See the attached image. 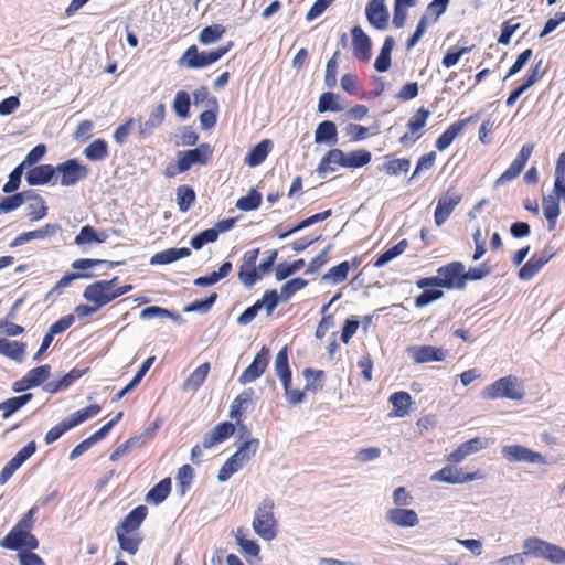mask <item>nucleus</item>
Listing matches in <instances>:
<instances>
[{"instance_id": "f257e3e1", "label": "nucleus", "mask_w": 565, "mask_h": 565, "mask_svg": "<svg viewBox=\"0 0 565 565\" xmlns=\"http://www.w3.org/2000/svg\"><path fill=\"white\" fill-rule=\"evenodd\" d=\"M36 508H31L28 513L12 527L6 537L0 542V546L11 551L26 548L33 551L38 548L39 541L31 533L34 525V513Z\"/></svg>"}, {"instance_id": "f03ea898", "label": "nucleus", "mask_w": 565, "mask_h": 565, "mask_svg": "<svg viewBox=\"0 0 565 565\" xmlns=\"http://www.w3.org/2000/svg\"><path fill=\"white\" fill-rule=\"evenodd\" d=\"M274 501L266 497L254 512L253 530L264 541H271L277 535V521L274 515Z\"/></svg>"}, {"instance_id": "7ed1b4c3", "label": "nucleus", "mask_w": 565, "mask_h": 565, "mask_svg": "<svg viewBox=\"0 0 565 565\" xmlns=\"http://www.w3.org/2000/svg\"><path fill=\"white\" fill-rule=\"evenodd\" d=\"M524 554L547 561L555 565L565 564V548L544 541L537 536H530L523 541Z\"/></svg>"}, {"instance_id": "20e7f679", "label": "nucleus", "mask_w": 565, "mask_h": 565, "mask_svg": "<svg viewBox=\"0 0 565 565\" xmlns=\"http://www.w3.org/2000/svg\"><path fill=\"white\" fill-rule=\"evenodd\" d=\"M481 396L484 399L509 398L520 401L524 397V388L515 376H504L486 386Z\"/></svg>"}, {"instance_id": "39448f33", "label": "nucleus", "mask_w": 565, "mask_h": 565, "mask_svg": "<svg viewBox=\"0 0 565 565\" xmlns=\"http://www.w3.org/2000/svg\"><path fill=\"white\" fill-rule=\"evenodd\" d=\"M100 412V407L97 404L89 405L88 407L77 411L62 420L60 424L51 428L45 435V443L47 445L56 441L67 430L78 426L88 418L97 415Z\"/></svg>"}, {"instance_id": "423d86ee", "label": "nucleus", "mask_w": 565, "mask_h": 565, "mask_svg": "<svg viewBox=\"0 0 565 565\" xmlns=\"http://www.w3.org/2000/svg\"><path fill=\"white\" fill-rule=\"evenodd\" d=\"M502 457L511 463H532V465H547L548 461L546 457L539 452L534 451L525 446L513 444L505 445L501 448Z\"/></svg>"}, {"instance_id": "0eeeda50", "label": "nucleus", "mask_w": 565, "mask_h": 565, "mask_svg": "<svg viewBox=\"0 0 565 565\" xmlns=\"http://www.w3.org/2000/svg\"><path fill=\"white\" fill-rule=\"evenodd\" d=\"M465 266L460 262H452L437 270V287L462 289Z\"/></svg>"}, {"instance_id": "6e6552de", "label": "nucleus", "mask_w": 565, "mask_h": 565, "mask_svg": "<svg viewBox=\"0 0 565 565\" xmlns=\"http://www.w3.org/2000/svg\"><path fill=\"white\" fill-rule=\"evenodd\" d=\"M212 148L209 143H201L195 149L178 153V171L185 172L194 164H206L212 156Z\"/></svg>"}, {"instance_id": "1a4fd4ad", "label": "nucleus", "mask_w": 565, "mask_h": 565, "mask_svg": "<svg viewBox=\"0 0 565 565\" xmlns=\"http://www.w3.org/2000/svg\"><path fill=\"white\" fill-rule=\"evenodd\" d=\"M533 149L534 146L532 143L523 145L519 154L510 164V167L495 180L494 186L500 188L514 180L526 166Z\"/></svg>"}, {"instance_id": "9d476101", "label": "nucleus", "mask_w": 565, "mask_h": 565, "mask_svg": "<svg viewBox=\"0 0 565 565\" xmlns=\"http://www.w3.org/2000/svg\"><path fill=\"white\" fill-rule=\"evenodd\" d=\"M55 170L61 174V184L63 186L74 185L78 181L86 179L89 174V169L85 164L78 163L75 159L60 163Z\"/></svg>"}, {"instance_id": "9b49d317", "label": "nucleus", "mask_w": 565, "mask_h": 565, "mask_svg": "<svg viewBox=\"0 0 565 565\" xmlns=\"http://www.w3.org/2000/svg\"><path fill=\"white\" fill-rule=\"evenodd\" d=\"M480 478L481 475L479 471L465 473L461 469L454 468L452 466H446L430 476L433 482H446L451 484L467 483Z\"/></svg>"}, {"instance_id": "f8f14e48", "label": "nucleus", "mask_w": 565, "mask_h": 565, "mask_svg": "<svg viewBox=\"0 0 565 565\" xmlns=\"http://www.w3.org/2000/svg\"><path fill=\"white\" fill-rule=\"evenodd\" d=\"M388 524L397 527H415L419 524V516L413 509L390 508L385 512Z\"/></svg>"}, {"instance_id": "ddd939ff", "label": "nucleus", "mask_w": 565, "mask_h": 565, "mask_svg": "<svg viewBox=\"0 0 565 565\" xmlns=\"http://www.w3.org/2000/svg\"><path fill=\"white\" fill-rule=\"evenodd\" d=\"M83 297L88 302L98 306L99 309L116 299L114 290H110L108 285L102 280L88 285L84 289Z\"/></svg>"}, {"instance_id": "4468645a", "label": "nucleus", "mask_w": 565, "mask_h": 565, "mask_svg": "<svg viewBox=\"0 0 565 565\" xmlns=\"http://www.w3.org/2000/svg\"><path fill=\"white\" fill-rule=\"evenodd\" d=\"M34 441H30L20 449L0 472V486L6 484L13 473L35 452Z\"/></svg>"}, {"instance_id": "2eb2a0df", "label": "nucleus", "mask_w": 565, "mask_h": 565, "mask_svg": "<svg viewBox=\"0 0 565 565\" xmlns=\"http://www.w3.org/2000/svg\"><path fill=\"white\" fill-rule=\"evenodd\" d=\"M269 362V349L263 347L256 354L249 366L241 374V384L250 383L263 375Z\"/></svg>"}, {"instance_id": "dca6fc26", "label": "nucleus", "mask_w": 565, "mask_h": 565, "mask_svg": "<svg viewBox=\"0 0 565 565\" xmlns=\"http://www.w3.org/2000/svg\"><path fill=\"white\" fill-rule=\"evenodd\" d=\"M462 195L460 193L447 191L444 195H441L437 202V206L435 210V223L437 226L443 225L455 207L461 202Z\"/></svg>"}, {"instance_id": "f3484780", "label": "nucleus", "mask_w": 565, "mask_h": 565, "mask_svg": "<svg viewBox=\"0 0 565 565\" xmlns=\"http://www.w3.org/2000/svg\"><path fill=\"white\" fill-rule=\"evenodd\" d=\"M489 445L487 438L482 437H475L468 441L462 443L457 449L451 451L446 460L451 463H459L461 462L467 456L478 452L479 450H482L487 448Z\"/></svg>"}, {"instance_id": "a211bd4d", "label": "nucleus", "mask_w": 565, "mask_h": 565, "mask_svg": "<svg viewBox=\"0 0 565 565\" xmlns=\"http://www.w3.org/2000/svg\"><path fill=\"white\" fill-rule=\"evenodd\" d=\"M552 248H545L541 253L534 254L520 269L519 278L522 280H530L533 278L542 267L553 257Z\"/></svg>"}, {"instance_id": "6ab92c4d", "label": "nucleus", "mask_w": 565, "mask_h": 565, "mask_svg": "<svg viewBox=\"0 0 565 565\" xmlns=\"http://www.w3.org/2000/svg\"><path fill=\"white\" fill-rule=\"evenodd\" d=\"M370 24L377 30H384L388 24V10L385 0H371L365 8Z\"/></svg>"}, {"instance_id": "aec40b11", "label": "nucleus", "mask_w": 565, "mask_h": 565, "mask_svg": "<svg viewBox=\"0 0 565 565\" xmlns=\"http://www.w3.org/2000/svg\"><path fill=\"white\" fill-rule=\"evenodd\" d=\"M409 355L417 364L444 361L447 352L441 348H435L433 345H413L407 349Z\"/></svg>"}, {"instance_id": "412c9836", "label": "nucleus", "mask_w": 565, "mask_h": 565, "mask_svg": "<svg viewBox=\"0 0 565 565\" xmlns=\"http://www.w3.org/2000/svg\"><path fill=\"white\" fill-rule=\"evenodd\" d=\"M234 431L235 426L232 423L222 422L203 436L202 446L204 449H210L223 443L225 439L232 436Z\"/></svg>"}, {"instance_id": "4be33fe9", "label": "nucleus", "mask_w": 565, "mask_h": 565, "mask_svg": "<svg viewBox=\"0 0 565 565\" xmlns=\"http://www.w3.org/2000/svg\"><path fill=\"white\" fill-rule=\"evenodd\" d=\"M337 167L344 168V152L334 148L329 150L320 160L316 171L321 178H326L329 173L334 172Z\"/></svg>"}, {"instance_id": "5701e85b", "label": "nucleus", "mask_w": 565, "mask_h": 565, "mask_svg": "<svg viewBox=\"0 0 565 565\" xmlns=\"http://www.w3.org/2000/svg\"><path fill=\"white\" fill-rule=\"evenodd\" d=\"M61 230L58 224H46L43 227L30 232H24L17 236L11 243L10 247L21 246L32 239H44L55 235Z\"/></svg>"}, {"instance_id": "b1692460", "label": "nucleus", "mask_w": 565, "mask_h": 565, "mask_svg": "<svg viewBox=\"0 0 565 565\" xmlns=\"http://www.w3.org/2000/svg\"><path fill=\"white\" fill-rule=\"evenodd\" d=\"M352 33V45L354 55L361 61H369L371 57V40L360 26H354Z\"/></svg>"}, {"instance_id": "393cba45", "label": "nucleus", "mask_w": 565, "mask_h": 565, "mask_svg": "<svg viewBox=\"0 0 565 565\" xmlns=\"http://www.w3.org/2000/svg\"><path fill=\"white\" fill-rule=\"evenodd\" d=\"M166 106L158 104L150 113L146 121H141L138 127V134L141 138H147L158 128L164 120Z\"/></svg>"}, {"instance_id": "a878e982", "label": "nucleus", "mask_w": 565, "mask_h": 565, "mask_svg": "<svg viewBox=\"0 0 565 565\" xmlns=\"http://www.w3.org/2000/svg\"><path fill=\"white\" fill-rule=\"evenodd\" d=\"M473 117H469L462 120H458L450 125L436 140L435 147L439 151L447 149L457 136L461 134L467 122L472 120Z\"/></svg>"}, {"instance_id": "bb28decb", "label": "nucleus", "mask_w": 565, "mask_h": 565, "mask_svg": "<svg viewBox=\"0 0 565 565\" xmlns=\"http://www.w3.org/2000/svg\"><path fill=\"white\" fill-rule=\"evenodd\" d=\"M254 394L253 388H247L236 396L230 411V417L232 419L241 418L244 413L252 408Z\"/></svg>"}, {"instance_id": "cd10ccee", "label": "nucleus", "mask_w": 565, "mask_h": 565, "mask_svg": "<svg viewBox=\"0 0 565 565\" xmlns=\"http://www.w3.org/2000/svg\"><path fill=\"white\" fill-rule=\"evenodd\" d=\"M147 507L138 505L124 518L117 530L125 531L126 534L132 533L141 525L147 516Z\"/></svg>"}, {"instance_id": "c85d7f7f", "label": "nucleus", "mask_w": 565, "mask_h": 565, "mask_svg": "<svg viewBox=\"0 0 565 565\" xmlns=\"http://www.w3.org/2000/svg\"><path fill=\"white\" fill-rule=\"evenodd\" d=\"M180 67L202 68L207 66L205 52H200L196 45H191L178 61Z\"/></svg>"}, {"instance_id": "c756f323", "label": "nucleus", "mask_w": 565, "mask_h": 565, "mask_svg": "<svg viewBox=\"0 0 565 565\" xmlns=\"http://www.w3.org/2000/svg\"><path fill=\"white\" fill-rule=\"evenodd\" d=\"M55 172L51 164H42L29 170L25 179L29 185H43L53 179Z\"/></svg>"}, {"instance_id": "7c9ffc66", "label": "nucleus", "mask_w": 565, "mask_h": 565, "mask_svg": "<svg viewBox=\"0 0 565 565\" xmlns=\"http://www.w3.org/2000/svg\"><path fill=\"white\" fill-rule=\"evenodd\" d=\"M190 255H191V250L188 247H180V248L172 247V248H168L166 250L156 253L150 258V264L151 265H166V264L173 263L178 259L188 257Z\"/></svg>"}, {"instance_id": "2f4dec72", "label": "nucleus", "mask_w": 565, "mask_h": 565, "mask_svg": "<svg viewBox=\"0 0 565 565\" xmlns=\"http://www.w3.org/2000/svg\"><path fill=\"white\" fill-rule=\"evenodd\" d=\"M271 141L264 139L254 146L245 156L244 162L249 167H257L265 161L269 151L271 150Z\"/></svg>"}, {"instance_id": "473e14b6", "label": "nucleus", "mask_w": 565, "mask_h": 565, "mask_svg": "<svg viewBox=\"0 0 565 565\" xmlns=\"http://www.w3.org/2000/svg\"><path fill=\"white\" fill-rule=\"evenodd\" d=\"M316 143L335 145L338 142V129L333 121L324 120L320 122L315 131Z\"/></svg>"}, {"instance_id": "72a5a7b5", "label": "nucleus", "mask_w": 565, "mask_h": 565, "mask_svg": "<svg viewBox=\"0 0 565 565\" xmlns=\"http://www.w3.org/2000/svg\"><path fill=\"white\" fill-rule=\"evenodd\" d=\"M25 344L0 338V354L15 362H22L25 355Z\"/></svg>"}, {"instance_id": "f704fd0d", "label": "nucleus", "mask_w": 565, "mask_h": 565, "mask_svg": "<svg viewBox=\"0 0 565 565\" xmlns=\"http://www.w3.org/2000/svg\"><path fill=\"white\" fill-rule=\"evenodd\" d=\"M210 372L207 362L196 367L191 375L183 382L182 390L184 392H196L206 380Z\"/></svg>"}, {"instance_id": "c9c22d12", "label": "nucleus", "mask_w": 565, "mask_h": 565, "mask_svg": "<svg viewBox=\"0 0 565 565\" xmlns=\"http://www.w3.org/2000/svg\"><path fill=\"white\" fill-rule=\"evenodd\" d=\"M542 206H543L544 216L548 223V230L553 231L555 228L557 218L561 213L559 201L557 200L556 196L550 194V195L543 196Z\"/></svg>"}, {"instance_id": "e433bc0d", "label": "nucleus", "mask_w": 565, "mask_h": 565, "mask_svg": "<svg viewBox=\"0 0 565 565\" xmlns=\"http://www.w3.org/2000/svg\"><path fill=\"white\" fill-rule=\"evenodd\" d=\"M171 491V479L164 478L158 484L149 490L146 501L150 504H160L166 500Z\"/></svg>"}, {"instance_id": "4c0bfd02", "label": "nucleus", "mask_w": 565, "mask_h": 565, "mask_svg": "<svg viewBox=\"0 0 565 565\" xmlns=\"http://www.w3.org/2000/svg\"><path fill=\"white\" fill-rule=\"evenodd\" d=\"M390 402L394 408L395 417H405L409 413V407L412 404V397L407 392L399 391L391 395Z\"/></svg>"}, {"instance_id": "58836bf2", "label": "nucleus", "mask_w": 565, "mask_h": 565, "mask_svg": "<svg viewBox=\"0 0 565 565\" xmlns=\"http://www.w3.org/2000/svg\"><path fill=\"white\" fill-rule=\"evenodd\" d=\"M275 371L282 386H287L288 380L291 377V371L288 364L287 347H284L275 358Z\"/></svg>"}, {"instance_id": "ea45409f", "label": "nucleus", "mask_w": 565, "mask_h": 565, "mask_svg": "<svg viewBox=\"0 0 565 565\" xmlns=\"http://www.w3.org/2000/svg\"><path fill=\"white\" fill-rule=\"evenodd\" d=\"M232 263L225 262L221 265L218 270L211 273L209 276H202L194 279V285L198 287H207L218 282L232 271Z\"/></svg>"}, {"instance_id": "a19ab883", "label": "nucleus", "mask_w": 565, "mask_h": 565, "mask_svg": "<svg viewBox=\"0 0 565 565\" xmlns=\"http://www.w3.org/2000/svg\"><path fill=\"white\" fill-rule=\"evenodd\" d=\"M245 465L246 462L243 461L236 452L233 454L221 467L217 475L218 481H227L232 475L239 471Z\"/></svg>"}, {"instance_id": "79ce46f5", "label": "nucleus", "mask_w": 565, "mask_h": 565, "mask_svg": "<svg viewBox=\"0 0 565 565\" xmlns=\"http://www.w3.org/2000/svg\"><path fill=\"white\" fill-rule=\"evenodd\" d=\"M33 198L32 191H23L2 199L0 202V212L9 213L20 207L24 202Z\"/></svg>"}, {"instance_id": "37998d69", "label": "nucleus", "mask_w": 565, "mask_h": 565, "mask_svg": "<svg viewBox=\"0 0 565 565\" xmlns=\"http://www.w3.org/2000/svg\"><path fill=\"white\" fill-rule=\"evenodd\" d=\"M395 41L392 36H387L383 43L379 56L374 62V67L377 72H386L391 66V53L394 47Z\"/></svg>"}, {"instance_id": "c03bdc74", "label": "nucleus", "mask_w": 565, "mask_h": 565, "mask_svg": "<svg viewBox=\"0 0 565 565\" xmlns=\"http://www.w3.org/2000/svg\"><path fill=\"white\" fill-rule=\"evenodd\" d=\"M371 160V152L364 149L344 152V168H362L369 164Z\"/></svg>"}, {"instance_id": "a18cd8bd", "label": "nucleus", "mask_w": 565, "mask_h": 565, "mask_svg": "<svg viewBox=\"0 0 565 565\" xmlns=\"http://www.w3.org/2000/svg\"><path fill=\"white\" fill-rule=\"evenodd\" d=\"M108 154V145L104 139H96L84 149V156L90 161H102Z\"/></svg>"}, {"instance_id": "49530a36", "label": "nucleus", "mask_w": 565, "mask_h": 565, "mask_svg": "<svg viewBox=\"0 0 565 565\" xmlns=\"http://www.w3.org/2000/svg\"><path fill=\"white\" fill-rule=\"evenodd\" d=\"M117 540L122 551L128 552L130 555H135L138 552L141 537L138 534H126L125 531L116 530Z\"/></svg>"}, {"instance_id": "de8ad7c7", "label": "nucleus", "mask_w": 565, "mask_h": 565, "mask_svg": "<svg viewBox=\"0 0 565 565\" xmlns=\"http://www.w3.org/2000/svg\"><path fill=\"white\" fill-rule=\"evenodd\" d=\"M32 394H23L20 396L11 397L2 403H0V411L3 412V418L10 417L14 412L19 411L22 406H24L29 401H31Z\"/></svg>"}, {"instance_id": "09e8293b", "label": "nucleus", "mask_w": 565, "mask_h": 565, "mask_svg": "<svg viewBox=\"0 0 565 565\" xmlns=\"http://www.w3.org/2000/svg\"><path fill=\"white\" fill-rule=\"evenodd\" d=\"M408 243L406 239H402L396 245L392 246L387 250H385L383 254L379 256V258L375 260L374 266L380 268L388 264L391 260L396 258L397 256L402 255L405 249L407 248Z\"/></svg>"}, {"instance_id": "8fccbe9b", "label": "nucleus", "mask_w": 565, "mask_h": 565, "mask_svg": "<svg viewBox=\"0 0 565 565\" xmlns=\"http://www.w3.org/2000/svg\"><path fill=\"white\" fill-rule=\"evenodd\" d=\"M350 269V265L348 262H342L341 264L331 267L328 273L322 276V280L329 281L331 284H340L344 281L348 277Z\"/></svg>"}, {"instance_id": "3c124183", "label": "nucleus", "mask_w": 565, "mask_h": 565, "mask_svg": "<svg viewBox=\"0 0 565 565\" xmlns=\"http://www.w3.org/2000/svg\"><path fill=\"white\" fill-rule=\"evenodd\" d=\"M225 33V28L221 24H213L204 28L200 35L199 41L204 45L213 44L222 39Z\"/></svg>"}, {"instance_id": "603ef678", "label": "nucleus", "mask_w": 565, "mask_h": 565, "mask_svg": "<svg viewBox=\"0 0 565 565\" xmlns=\"http://www.w3.org/2000/svg\"><path fill=\"white\" fill-rule=\"evenodd\" d=\"M195 201V192L189 185H181L177 189V203L181 212H186Z\"/></svg>"}, {"instance_id": "864d4df0", "label": "nucleus", "mask_w": 565, "mask_h": 565, "mask_svg": "<svg viewBox=\"0 0 565 565\" xmlns=\"http://www.w3.org/2000/svg\"><path fill=\"white\" fill-rule=\"evenodd\" d=\"M31 203L28 205V215L32 221H39L47 214V207L45 201L33 192V198L30 200Z\"/></svg>"}, {"instance_id": "5fc2aeb1", "label": "nucleus", "mask_w": 565, "mask_h": 565, "mask_svg": "<svg viewBox=\"0 0 565 565\" xmlns=\"http://www.w3.org/2000/svg\"><path fill=\"white\" fill-rule=\"evenodd\" d=\"M194 477L193 468L190 465H183L177 473V484L181 495H184L190 488Z\"/></svg>"}, {"instance_id": "6e6d98bb", "label": "nucleus", "mask_w": 565, "mask_h": 565, "mask_svg": "<svg viewBox=\"0 0 565 565\" xmlns=\"http://www.w3.org/2000/svg\"><path fill=\"white\" fill-rule=\"evenodd\" d=\"M235 539H236V543L239 545V547L242 548V552L246 556L257 557L259 555L260 548H259L258 544L253 540L246 539L244 535L243 529L237 530V532L235 534Z\"/></svg>"}, {"instance_id": "4d7b16f0", "label": "nucleus", "mask_w": 565, "mask_h": 565, "mask_svg": "<svg viewBox=\"0 0 565 565\" xmlns=\"http://www.w3.org/2000/svg\"><path fill=\"white\" fill-rule=\"evenodd\" d=\"M330 215H331V210H327V211L317 213V214L301 221L297 226L292 227L288 232L280 234L279 238H281V239L286 238L287 236H289L300 230H303V228L309 227L318 222L327 220Z\"/></svg>"}, {"instance_id": "13d9d810", "label": "nucleus", "mask_w": 565, "mask_h": 565, "mask_svg": "<svg viewBox=\"0 0 565 565\" xmlns=\"http://www.w3.org/2000/svg\"><path fill=\"white\" fill-rule=\"evenodd\" d=\"M140 318L142 320H150L152 318H170L174 321H179L181 319L179 315H175L168 309L158 306H150L145 308L140 313Z\"/></svg>"}, {"instance_id": "bf43d9fd", "label": "nucleus", "mask_w": 565, "mask_h": 565, "mask_svg": "<svg viewBox=\"0 0 565 565\" xmlns=\"http://www.w3.org/2000/svg\"><path fill=\"white\" fill-rule=\"evenodd\" d=\"M190 95L184 90H179L175 94L174 100H173V110L180 118H186L190 113Z\"/></svg>"}, {"instance_id": "052dcab7", "label": "nucleus", "mask_w": 565, "mask_h": 565, "mask_svg": "<svg viewBox=\"0 0 565 565\" xmlns=\"http://www.w3.org/2000/svg\"><path fill=\"white\" fill-rule=\"evenodd\" d=\"M262 203V194L252 189L247 195L237 200L236 207L241 211L256 210Z\"/></svg>"}, {"instance_id": "680f3d73", "label": "nucleus", "mask_w": 565, "mask_h": 565, "mask_svg": "<svg viewBox=\"0 0 565 565\" xmlns=\"http://www.w3.org/2000/svg\"><path fill=\"white\" fill-rule=\"evenodd\" d=\"M217 241V231L212 228L204 230L196 235H194L191 241L190 245L194 249H201L204 245L209 243H214Z\"/></svg>"}, {"instance_id": "e2e57ef3", "label": "nucleus", "mask_w": 565, "mask_h": 565, "mask_svg": "<svg viewBox=\"0 0 565 565\" xmlns=\"http://www.w3.org/2000/svg\"><path fill=\"white\" fill-rule=\"evenodd\" d=\"M307 280L302 278H294L285 282L280 288V298L282 301L289 300L297 291L307 286Z\"/></svg>"}, {"instance_id": "0e129e2a", "label": "nucleus", "mask_w": 565, "mask_h": 565, "mask_svg": "<svg viewBox=\"0 0 565 565\" xmlns=\"http://www.w3.org/2000/svg\"><path fill=\"white\" fill-rule=\"evenodd\" d=\"M303 376L306 379L305 391L316 392L322 388L320 381L323 379L324 373L320 370L305 369Z\"/></svg>"}, {"instance_id": "69168bd1", "label": "nucleus", "mask_w": 565, "mask_h": 565, "mask_svg": "<svg viewBox=\"0 0 565 565\" xmlns=\"http://www.w3.org/2000/svg\"><path fill=\"white\" fill-rule=\"evenodd\" d=\"M51 373V366L50 365H41L38 367H34L30 370L26 375V381L31 383L33 387L39 386L42 384L45 380L49 379Z\"/></svg>"}, {"instance_id": "338daca9", "label": "nucleus", "mask_w": 565, "mask_h": 565, "mask_svg": "<svg viewBox=\"0 0 565 565\" xmlns=\"http://www.w3.org/2000/svg\"><path fill=\"white\" fill-rule=\"evenodd\" d=\"M338 96L333 93L327 92L320 95L319 103H318V111L324 113V111H340L342 110L341 105L337 103Z\"/></svg>"}, {"instance_id": "774afa93", "label": "nucleus", "mask_w": 565, "mask_h": 565, "mask_svg": "<svg viewBox=\"0 0 565 565\" xmlns=\"http://www.w3.org/2000/svg\"><path fill=\"white\" fill-rule=\"evenodd\" d=\"M429 116L430 111L424 107H420L408 120L407 128L413 135H415L426 125V120Z\"/></svg>"}]
</instances>
